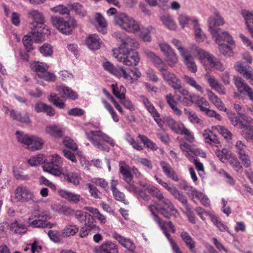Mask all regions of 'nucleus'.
<instances>
[{
  "label": "nucleus",
  "instance_id": "obj_1",
  "mask_svg": "<svg viewBox=\"0 0 253 253\" xmlns=\"http://www.w3.org/2000/svg\"><path fill=\"white\" fill-rule=\"evenodd\" d=\"M85 134L86 138L99 150L106 152L110 151L109 147L101 142V140L108 143L112 147L115 146V143L114 140L101 130H91L89 132H86Z\"/></svg>",
  "mask_w": 253,
  "mask_h": 253
},
{
  "label": "nucleus",
  "instance_id": "obj_2",
  "mask_svg": "<svg viewBox=\"0 0 253 253\" xmlns=\"http://www.w3.org/2000/svg\"><path fill=\"white\" fill-rule=\"evenodd\" d=\"M114 21L121 28L127 32L135 34L140 30L138 22L124 13L117 14L114 17Z\"/></svg>",
  "mask_w": 253,
  "mask_h": 253
},
{
  "label": "nucleus",
  "instance_id": "obj_3",
  "mask_svg": "<svg viewBox=\"0 0 253 253\" xmlns=\"http://www.w3.org/2000/svg\"><path fill=\"white\" fill-rule=\"evenodd\" d=\"M113 55L118 61L126 66H136L139 61L138 53L133 50L121 51V48L114 49Z\"/></svg>",
  "mask_w": 253,
  "mask_h": 253
},
{
  "label": "nucleus",
  "instance_id": "obj_4",
  "mask_svg": "<svg viewBox=\"0 0 253 253\" xmlns=\"http://www.w3.org/2000/svg\"><path fill=\"white\" fill-rule=\"evenodd\" d=\"M16 134L18 142L29 150H39L43 147L44 142L40 137L35 136H30L19 131H17Z\"/></svg>",
  "mask_w": 253,
  "mask_h": 253
},
{
  "label": "nucleus",
  "instance_id": "obj_5",
  "mask_svg": "<svg viewBox=\"0 0 253 253\" xmlns=\"http://www.w3.org/2000/svg\"><path fill=\"white\" fill-rule=\"evenodd\" d=\"M62 163V157L56 154L52 155L49 156V162L43 165V170L55 176H58L62 173V169L60 167Z\"/></svg>",
  "mask_w": 253,
  "mask_h": 253
},
{
  "label": "nucleus",
  "instance_id": "obj_6",
  "mask_svg": "<svg viewBox=\"0 0 253 253\" xmlns=\"http://www.w3.org/2000/svg\"><path fill=\"white\" fill-rule=\"evenodd\" d=\"M51 19L52 24L63 34H71L72 28L77 26L76 21L74 19H71L70 24L61 17L52 16Z\"/></svg>",
  "mask_w": 253,
  "mask_h": 253
},
{
  "label": "nucleus",
  "instance_id": "obj_7",
  "mask_svg": "<svg viewBox=\"0 0 253 253\" xmlns=\"http://www.w3.org/2000/svg\"><path fill=\"white\" fill-rule=\"evenodd\" d=\"M157 211L166 218H169L171 216L176 218L178 215V212L170 200L164 199L158 204Z\"/></svg>",
  "mask_w": 253,
  "mask_h": 253
},
{
  "label": "nucleus",
  "instance_id": "obj_8",
  "mask_svg": "<svg viewBox=\"0 0 253 253\" xmlns=\"http://www.w3.org/2000/svg\"><path fill=\"white\" fill-rule=\"evenodd\" d=\"M164 80L175 91L182 85L181 80L173 73L170 72L166 68H160Z\"/></svg>",
  "mask_w": 253,
  "mask_h": 253
},
{
  "label": "nucleus",
  "instance_id": "obj_9",
  "mask_svg": "<svg viewBox=\"0 0 253 253\" xmlns=\"http://www.w3.org/2000/svg\"><path fill=\"white\" fill-rule=\"evenodd\" d=\"M102 65L106 71L117 77H123L124 79L130 81L131 82L133 81V79L123 67L117 69L113 64L107 61L103 62Z\"/></svg>",
  "mask_w": 253,
  "mask_h": 253
},
{
  "label": "nucleus",
  "instance_id": "obj_10",
  "mask_svg": "<svg viewBox=\"0 0 253 253\" xmlns=\"http://www.w3.org/2000/svg\"><path fill=\"white\" fill-rule=\"evenodd\" d=\"M174 93L177 100L182 105L190 106L192 104L193 94H191L186 88L183 87L182 85L174 91Z\"/></svg>",
  "mask_w": 253,
  "mask_h": 253
},
{
  "label": "nucleus",
  "instance_id": "obj_11",
  "mask_svg": "<svg viewBox=\"0 0 253 253\" xmlns=\"http://www.w3.org/2000/svg\"><path fill=\"white\" fill-rule=\"evenodd\" d=\"M213 16L209 17L208 22L209 24V29L212 35H217V30H220L219 28H216L215 26H222L225 22L224 19L220 15L219 12L216 9L214 8L213 10Z\"/></svg>",
  "mask_w": 253,
  "mask_h": 253
},
{
  "label": "nucleus",
  "instance_id": "obj_12",
  "mask_svg": "<svg viewBox=\"0 0 253 253\" xmlns=\"http://www.w3.org/2000/svg\"><path fill=\"white\" fill-rule=\"evenodd\" d=\"M15 198L17 201L21 202H28L33 200V193L25 186H18L15 191Z\"/></svg>",
  "mask_w": 253,
  "mask_h": 253
},
{
  "label": "nucleus",
  "instance_id": "obj_13",
  "mask_svg": "<svg viewBox=\"0 0 253 253\" xmlns=\"http://www.w3.org/2000/svg\"><path fill=\"white\" fill-rule=\"evenodd\" d=\"M141 98L143 104L145 105L147 111L151 114L155 121L160 127H162V120L160 118L159 113L154 107V105L145 96H141Z\"/></svg>",
  "mask_w": 253,
  "mask_h": 253
},
{
  "label": "nucleus",
  "instance_id": "obj_14",
  "mask_svg": "<svg viewBox=\"0 0 253 253\" xmlns=\"http://www.w3.org/2000/svg\"><path fill=\"white\" fill-rule=\"evenodd\" d=\"M180 148L184 153L185 156L190 161H192L194 157L200 155L201 150L196 148L194 146H191L185 142L180 143Z\"/></svg>",
  "mask_w": 253,
  "mask_h": 253
},
{
  "label": "nucleus",
  "instance_id": "obj_15",
  "mask_svg": "<svg viewBox=\"0 0 253 253\" xmlns=\"http://www.w3.org/2000/svg\"><path fill=\"white\" fill-rule=\"evenodd\" d=\"M31 34L34 41L36 42H40L45 40V36L50 35V31L49 28L43 24L41 28L39 26L38 28H33Z\"/></svg>",
  "mask_w": 253,
  "mask_h": 253
},
{
  "label": "nucleus",
  "instance_id": "obj_16",
  "mask_svg": "<svg viewBox=\"0 0 253 253\" xmlns=\"http://www.w3.org/2000/svg\"><path fill=\"white\" fill-rule=\"evenodd\" d=\"M155 221L159 225V227L163 230L164 234L168 238L170 237L168 231H171L173 233H175V229L171 221H163L160 217H155Z\"/></svg>",
  "mask_w": 253,
  "mask_h": 253
},
{
  "label": "nucleus",
  "instance_id": "obj_17",
  "mask_svg": "<svg viewBox=\"0 0 253 253\" xmlns=\"http://www.w3.org/2000/svg\"><path fill=\"white\" fill-rule=\"evenodd\" d=\"M94 253H115L118 252L117 246L112 242L107 241L100 246L94 248Z\"/></svg>",
  "mask_w": 253,
  "mask_h": 253
},
{
  "label": "nucleus",
  "instance_id": "obj_18",
  "mask_svg": "<svg viewBox=\"0 0 253 253\" xmlns=\"http://www.w3.org/2000/svg\"><path fill=\"white\" fill-rule=\"evenodd\" d=\"M64 180L74 186H78L81 179V174L79 172L72 171H66L61 173Z\"/></svg>",
  "mask_w": 253,
  "mask_h": 253
},
{
  "label": "nucleus",
  "instance_id": "obj_19",
  "mask_svg": "<svg viewBox=\"0 0 253 253\" xmlns=\"http://www.w3.org/2000/svg\"><path fill=\"white\" fill-rule=\"evenodd\" d=\"M30 17L33 20L32 23L33 28L39 27L41 28L44 23V18L43 14L37 10H32L29 12Z\"/></svg>",
  "mask_w": 253,
  "mask_h": 253
},
{
  "label": "nucleus",
  "instance_id": "obj_20",
  "mask_svg": "<svg viewBox=\"0 0 253 253\" xmlns=\"http://www.w3.org/2000/svg\"><path fill=\"white\" fill-rule=\"evenodd\" d=\"M160 165L163 171L169 178H171L174 181H179L177 174L169 163L163 161L160 162Z\"/></svg>",
  "mask_w": 253,
  "mask_h": 253
},
{
  "label": "nucleus",
  "instance_id": "obj_21",
  "mask_svg": "<svg viewBox=\"0 0 253 253\" xmlns=\"http://www.w3.org/2000/svg\"><path fill=\"white\" fill-rule=\"evenodd\" d=\"M139 45V43L135 39L126 36L123 39V42L118 48H121V51H128L132 50L133 48H138Z\"/></svg>",
  "mask_w": 253,
  "mask_h": 253
},
{
  "label": "nucleus",
  "instance_id": "obj_22",
  "mask_svg": "<svg viewBox=\"0 0 253 253\" xmlns=\"http://www.w3.org/2000/svg\"><path fill=\"white\" fill-rule=\"evenodd\" d=\"M144 53L146 57L160 70V68H165V63L163 60L154 52L149 50H145Z\"/></svg>",
  "mask_w": 253,
  "mask_h": 253
},
{
  "label": "nucleus",
  "instance_id": "obj_23",
  "mask_svg": "<svg viewBox=\"0 0 253 253\" xmlns=\"http://www.w3.org/2000/svg\"><path fill=\"white\" fill-rule=\"evenodd\" d=\"M235 85L238 89V92L243 94L246 93L252 88L245 82L241 77L234 76L233 78Z\"/></svg>",
  "mask_w": 253,
  "mask_h": 253
},
{
  "label": "nucleus",
  "instance_id": "obj_24",
  "mask_svg": "<svg viewBox=\"0 0 253 253\" xmlns=\"http://www.w3.org/2000/svg\"><path fill=\"white\" fill-rule=\"evenodd\" d=\"M85 42L88 47L91 50H97L100 47V39L96 34L90 35L86 39Z\"/></svg>",
  "mask_w": 253,
  "mask_h": 253
},
{
  "label": "nucleus",
  "instance_id": "obj_25",
  "mask_svg": "<svg viewBox=\"0 0 253 253\" xmlns=\"http://www.w3.org/2000/svg\"><path fill=\"white\" fill-rule=\"evenodd\" d=\"M31 70L36 73V75L40 77L42 73L47 71L48 66L45 63L39 61H35L30 64Z\"/></svg>",
  "mask_w": 253,
  "mask_h": 253
},
{
  "label": "nucleus",
  "instance_id": "obj_26",
  "mask_svg": "<svg viewBox=\"0 0 253 253\" xmlns=\"http://www.w3.org/2000/svg\"><path fill=\"white\" fill-rule=\"evenodd\" d=\"M182 78L184 82L189 86L202 94L204 93L203 87L198 84L194 78L187 75H184Z\"/></svg>",
  "mask_w": 253,
  "mask_h": 253
},
{
  "label": "nucleus",
  "instance_id": "obj_27",
  "mask_svg": "<svg viewBox=\"0 0 253 253\" xmlns=\"http://www.w3.org/2000/svg\"><path fill=\"white\" fill-rule=\"evenodd\" d=\"M58 193L62 198L74 203H77L83 200L80 195L68 190H61L59 191Z\"/></svg>",
  "mask_w": 253,
  "mask_h": 253
},
{
  "label": "nucleus",
  "instance_id": "obj_28",
  "mask_svg": "<svg viewBox=\"0 0 253 253\" xmlns=\"http://www.w3.org/2000/svg\"><path fill=\"white\" fill-rule=\"evenodd\" d=\"M56 90L59 93L62 94V97H66L72 100H75L78 98L76 92L69 87L63 85L59 86L57 87Z\"/></svg>",
  "mask_w": 253,
  "mask_h": 253
},
{
  "label": "nucleus",
  "instance_id": "obj_29",
  "mask_svg": "<svg viewBox=\"0 0 253 253\" xmlns=\"http://www.w3.org/2000/svg\"><path fill=\"white\" fill-rule=\"evenodd\" d=\"M203 136L205 142L215 145L216 147L220 145V142L216 135L212 131L209 129H205L203 133Z\"/></svg>",
  "mask_w": 253,
  "mask_h": 253
},
{
  "label": "nucleus",
  "instance_id": "obj_30",
  "mask_svg": "<svg viewBox=\"0 0 253 253\" xmlns=\"http://www.w3.org/2000/svg\"><path fill=\"white\" fill-rule=\"evenodd\" d=\"M32 217H29L28 219V223L29 224L33 227L36 228H45L48 227L51 228L54 225V224H51L47 220L40 219V218H36L35 220H33Z\"/></svg>",
  "mask_w": 253,
  "mask_h": 253
},
{
  "label": "nucleus",
  "instance_id": "obj_31",
  "mask_svg": "<svg viewBox=\"0 0 253 253\" xmlns=\"http://www.w3.org/2000/svg\"><path fill=\"white\" fill-rule=\"evenodd\" d=\"M215 39V41L218 44H220L222 41H225L229 44H232L235 42L232 37L227 32H222L220 33L219 30H217V35H212Z\"/></svg>",
  "mask_w": 253,
  "mask_h": 253
},
{
  "label": "nucleus",
  "instance_id": "obj_32",
  "mask_svg": "<svg viewBox=\"0 0 253 253\" xmlns=\"http://www.w3.org/2000/svg\"><path fill=\"white\" fill-rule=\"evenodd\" d=\"M235 68L239 73L243 75L244 78L249 81L253 75V70L249 66H244L240 63L235 65Z\"/></svg>",
  "mask_w": 253,
  "mask_h": 253
},
{
  "label": "nucleus",
  "instance_id": "obj_33",
  "mask_svg": "<svg viewBox=\"0 0 253 253\" xmlns=\"http://www.w3.org/2000/svg\"><path fill=\"white\" fill-rule=\"evenodd\" d=\"M235 68L239 73L243 75L244 78L249 81L253 75V70L249 66H244L240 63L235 65Z\"/></svg>",
  "mask_w": 253,
  "mask_h": 253
},
{
  "label": "nucleus",
  "instance_id": "obj_34",
  "mask_svg": "<svg viewBox=\"0 0 253 253\" xmlns=\"http://www.w3.org/2000/svg\"><path fill=\"white\" fill-rule=\"evenodd\" d=\"M165 99L167 103L173 111L174 114L178 116H181L182 114V111L178 108V103L174 100V97L172 94L168 93L165 96Z\"/></svg>",
  "mask_w": 253,
  "mask_h": 253
},
{
  "label": "nucleus",
  "instance_id": "obj_35",
  "mask_svg": "<svg viewBox=\"0 0 253 253\" xmlns=\"http://www.w3.org/2000/svg\"><path fill=\"white\" fill-rule=\"evenodd\" d=\"M95 20L98 24L96 26L97 31L102 34H106L107 32V23L104 18L101 14L97 13L95 16Z\"/></svg>",
  "mask_w": 253,
  "mask_h": 253
},
{
  "label": "nucleus",
  "instance_id": "obj_36",
  "mask_svg": "<svg viewBox=\"0 0 253 253\" xmlns=\"http://www.w3.org/2000/svg\"><path fill=\"white\" fill-rule=\"evenodd\" d=\"M180 237L187 248L192 252L196 253V252L194 251L196 243L190 235L187 232L183 231L180 234Z\"/></svg>",
  "mask_w": 253,
  "mask_h": 253
},
{
  "label": "nucleus",
  "instance_id": "obj_37",
  "mask_svg": "<svg viewBox=\"0 0 253 253\" xmlns=\"http://www.w3.org/2000/svg\"><path fill=\"white\" fill-rule=\"evenodd\" d=\"M242 14L246 21V24L251 36L253 37V13L244 10Z\"/></svg>",
  "mask_w": 253,
  "mask_h": 253
},
{
  "label": "nucleus",
  "instance_id": "obj_38",
  "mask_svg": "<svg viewBox=\"0 0 253 253\" xmlns=\"http://www.w3.org/2000/svg\"><path fill=\"white\" fill-rule=\"evenodd\" d=\"M10 229L14 233L18 234H24L27 230L26 226L23 223L17 220L10 224Z\"/></svg>",
  "mask_w": 253,
  "mask_h": 253
},
{
  "label": "nucleus",
  "instance_id": "obj_39",
  "mask_svg": "<svg viewBox=\"0 0 253 253\" xmlns=\"http://www.w3.org/2000/svg\"><path fill=\"white\" fill-rule=\"evenodd\" d=\"M45 132L56 138L61 137L63 135L62 129L54 125L47 126L45 127Z\"/></svg>",
  "mask_w": 253,
  "mask_h": 253
},
{
  "label": "nucleus",
  "instance_id": "obj_40",
  "mask_svg": "<svg viewBox=\"0 0 253 253\" xmlns=\"http://www.w3.org/2000/svg\"><path fill=\"white\" fill-rule=\"evenodd\" d=\"M192 22L194 26V33L196 41L199 42H203L206 39V36L200 28L198 20L197 19H193Z\"/></svg>",
  "mask_w": 253,
  "mask_h": 253
},
{
  "label": "nucleus",
  "instance_id": "obj_41",
  "mask_svg": "<svg viewBox=\"0 0 253 253\" xmlns=\"http://www.w3.org/2000/svg\"><path fill=\"white\" fill-rule=\"evenodd\" d=\"M140 37L144 41L149 42L151 41V34L155 31L154 28L149 26L147 27L140 28Z\"/></svg>",
  "mask_w": 253,
  "mask_h": 253
},
{
  "label": "nucleus",
  "instance_id": "obj_42",
  "mask_svg": "<svg viewBox=\"0 0 253 253\" xmlns=\"http://www.w3.org/2000/svg\"><path fill=\"white\" fill-rule=\"evenodd\" d=\"M113 93L118 98L122 100L125 97L126 89L122 85H118L117 84H112L111 85Z\"/></svg>",
  "mask_w": 253,
  "mask_h": 253
},
{
  "label": "nucleus",
  "instance_id": "obj_43",
  "mask_svg": "<svg viewBox=\"0 0 253 253\" xmlns=\"http://www.w3.org/2000/svg\"><path fill=\"white\" fill-rule=\"evenodd\" d=\"M209 99L220 110H225L224 105L220 99L212 91H209L208 93Z\"/></svg>",
  "mask_w": 253,
  "mask_h": 253
},
{
  "label": "nucleus",
  "instance_id": "obj_44",
  "mask_svg": "<svg viewBox=\"0 0 253 253\" xmlns=\"http://www.w3.org/2000/svg\"><path fill=\"white\" fill-rule=\"evenodd\" d=\"M235 47V42L229 45L225 44H219V49L220 52L225 57H230L234 55L233 49Z\"/></svg>",
  "mask_w": 253,
  "mask_h": 253
},
{
  "label": "nucleus",
  "instance_id": "obj_45",
  "mask_svg": "<svg viewBox=\"0 0 253 253\" xmlns=\"http://www.w3.org/2000/svg\"><path fill=\"white\" fill-rule=\"evenodd\" d=\"M168 126L175 133L178 134L184 124L180 122H176L171 118H169L166 120Z\"/></svg>",
  "mask_w": 253,
  "mask_h": 253
},
{
  "label": "nucleus",
  "instance_id": "obj_46",
  "mask_svg": "<svg viewBox=\"0 0 253 253\" xmlns=\"http://www.w3.org/2000/svg\"><path fill=\"white\" fill-rule=\"evenodd\" d=\"M145 190L153 197L156 198L160 203L163 202L164 199H167L164 197L163 193L157 188L153 185L148 186L146 188Z\"/></svg>",
  "mask_w": 253,
  "mask_h": 253
},
{
  "label": "nucleus",
  "instance_id": "obj_47",
  "mask_svg": "<svg viewBox=\"0 0 253 253\" xmlns=\"http://www.w3.org/2000/svg\"><path fill=\"white\" fill-rule=\"evenodd\" d=\"M163 24L169 29L174 30L176 28V25L173 18L169 15H163L161 18Z\"/></svg>",
  "mask_w": 253,
  "mask_h": 253
},
{
  "label": "nucleus",
  "instance_id": "obj_48",
  "mask_svg": "<svg viewBox=\"0 0 253 253\" xmlns=\"http://www.w3.org/2000/svg\"><path fill=\"white\" fill-rule=\"evenodd\" d=\"M10 116L13 120L21 123H28L30 122V119L27 114L22 116L20 113L13 110L10 111Z\"/></svg>",
  "mask_w": 253,
  "mask_h": 253
},
{
  "label": "nucleus",
  "instance_id": "obj_49",
  "mask_svg": "<svg viewBox=\"0 0 253 253\" xmlns=\"http://www.w3.org/2000/svg\"><path fill=\"white\" fill-rule=\"evenodd\" d=\"M196 55L201 63L204 62L206 60L209 62L210 59L213 56L209 53L199 47H196Z\"/></svg>",
  "mask_w": 253,
  "mask_h": 253
},
{
  "label": "nucleus",
  "instance_id": "obj_50",
  "mask_svg": "<svg viewBox=\"0 0 253 253\" xmlns=\"http://www.w3.org/2000/svg\"><path fill=\"white\" fill-rule=\"evenodd\" d=\"M125 139L127 142H128L132 147L138 151H141L143 149L142 145L138 142L139 138H136L135 140L134 138L131 136L129 133H127L126 135Z\"/></svg>",
  "mask_w": 253,
  "mask_h": 253
},
{
  "label": "nucleus",
  "instance_id": "obj_51",
  "mask_svg": "<svg viewBox=\"0 0 253 253\" xmlns=\"http://www.w3.org/2000/svg\"><path fill=\"white\" fill-rule=\"evenodd\" d=\"M137 138L143 143L144 145L147 148H150L154 150H156L158 149V147L156 144L149 139L147 136L139 134Z\"/></svg>",
  "mask_w": 253,
  "mask_h": 253
},
{
  "label": "nucleus",
  "instance_id": "obj_52",
  "mask_svg": "<svg viewBox=\"0 0 253 253\" xmlns=\"http://www.w3.org/2000/svg\"><path fill=\"white\" fill-rule=\"evenodd\" d=\"M209 63L211 67L219 71L222 72L225 69L224 65L221 61L213 56L210 59Z\"/></svg>",
  "mask_w": 253,
  "mask_h": 253
},
{
  "label": "nucleus",
  "instance_id": "obj_53",
  "mask_svg": "<svg viewBox=\"0 0 253 253\" xmlns=\"http://www.w3.org/2000/svg\"><path fill=\"white\" fill-rule=\"evenodd\" d=\"M33 40L34 41L31 32L29 34L24 36L23 38V44L27 52H30L33 49L32 45Z\"/></svg>",
  "mask_w": 253,
  "mask_h": 253
},
{
  "label": "nucleus",
  "instance_id": "obj_54",
  "mask_svg": "<svg viewBox=\"0 0 253 253\" xmlns=\"http://www.w3.org/2000/svg\"><path fill=\"white\" fill-rule=\"evenodd\" d=\"M242 135L248 142H253V126H248L246 125V127L243 128Z\"/></svg>",
  "mask_w": 253,
  "mask_h": 253
},
{
  "label": "nucleus",
  "instance_id": "obj_55",
  "mask_svg": "<svg viewBox=\"0 0 253 253\" xmlns=\"http://www.w3.org/2000/svg\"><path fill=\"white\" fill-rule=\"evenodd\" d=\"M49 100L60 109H63L65 107L64 103L56 93H51L49 97Z\"/></svg>",
  "mask_w": 253,
  "mask_h": 253
},
{
  "label": "nucleus",
  "instance_id": "obj_56",
  "mask_svg": "<svg viewBox=\"0 0 253 253\" xmlns=\"http://www.w3.org/2000/svg\"><path fill=\"white\" fill-rule=\"evenodd\" d=\"M211 220L213 223L218 228L221 232L227 231L229 233L227 226L223 223L217 216L211 215Z\"/></svg>",
  "mask_w": 253,
  "mask_h": 253
},
{
  "label": "nucleus",
  "instance_id": "obj_57",
  "mask_svg": "<svg viewBox=\"0 0 253 253\" xmlns=\"http://www.w3.org/2000/svg\"><path fill=\"white\" fill-rule=\"evenodd\" d=\"M120 171L123 175L126 182H129L133 180V176L130 171L127 169L126 165H120Z\"/></svg>",
  "mask_w": 253,
  "mask_h": 253
},
{
  "label": "nucleus",
  "instance_id": "obj_58",
  "mask_svg": "<svg viewBox=\"0 0 253 253\" xmlns=\"http://www.w3.org/2000/svg\"><path fill=\"white\" fill-rule=\"evenodd\" d=\"M159 46L166 58L175 52L172 48L166 42H159Z\"/></svg>",
  "mask_w": 253,
  "mask_h": 253
},
{
  "label": "nucleus",
  "instance_id": "obj_59",
  "mask_svg": "<svg viewBox=\"0 0 253 253\" xmlns=\"http://www.w3.org/2000/svg\"><path fill=\"white\" fill-rule=\"evenodd\" d=\"M159 46L166 58L175 52L172 48L166 42H159Z\"/></svg>",
  "mask_w": 253,
  "mask_h": 253
},
{
  "label": "nucleus",
  "instance_id": "obj_60",
  "mask_svg": "<svg viewBox=\"0 0 253 253\" xmlns=\"http://www.w3.org/2000/svg\"><path fill=\"white\" fill-rule=\"evenodd\" d=\"M45 159L42 154H40L30 158L28 161V163L31 166H36L43 162H44Z\"/></svg>",
  "mask_w": 253,
  "mask_h": 253
},
{
  "label": "nucleus",
  "instance_id": "obj_61",
  "mask_svg": "<svg viewBox=\"0 0 253 253\" xmlns=\"http://www.w3.org/2000/svg\"><path fill=\"white\" fill-rule=\"evenodd\" d=\"M84 225L86 228L90 231V232H95L98 229V228L95 224L93 218L90 214H88L87 219L85 220Z\"/></svg>",
  "mask_w": 253,
  "mask_h": 253
},
{
  "label": "nucleus",
  "instance_id": "obj_62",
  "mask_svg": "<svg viewBox=\"0 0 253 253\" xmlns=\"http://www.w3.org/2000/svg\"><path fill=\"white\" fill-rule=\"evenodd\" d=\"M184 112L191 123L193 124H201V120L194 112L190 111L187 109L184 110Z\"/></svg>",
  "mask_w": 253,
  "mask_h": 253
},
{
  "label": "nucleus",
  "instance_id": "obj_63",
  "mask_svg": "<svg viewBox=\"0 0 253 253\" xmlns=\"http://www.w3.org/2000/svg\"><path fill=\"white\" fill-rule=\"evenodd\" d=\"M71 7L75 13L81 16L84 17L86 14V11L83 6L79 3H74L71 5Z\"/></svg>",
  "mask_w": 253,
  "mask_h": 253
},
{
  "label": "nucleus",
  "instance_id": "obj_64",
  "mask_svg": "<svg viewBox=\"0 0 253 253\" xmlns=\"http://www.w3.org/2000/svg\"><path fill=\"white\" fill-rule=\"evenodd\" d=\"M78 228L74 225H68L63 229V235L65 236L74 235L78 232Z\"/></svg>",
  "mask_w": 253,
  "mask_h": 253
}]
</instances>
